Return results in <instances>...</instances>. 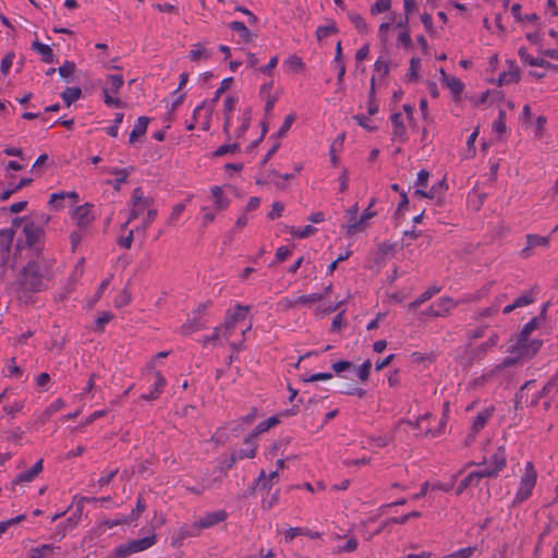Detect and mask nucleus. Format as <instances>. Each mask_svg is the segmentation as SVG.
I'll return each instance as SVG.
<instances>
[{"instance_id": "nucleus-62", "label": "nucleus", "mask_w": 558, "mask_h": 558, "mask_svg": "<svg viewBox=\"0 0 558 558\" xmlns=\"http://www.w3.org/2000/svg\"><path fill=\"white\" fill-rule=\"evenodd\" d=\"M420 68H421V60L418 58H412L410 61V69H409V73H408L409 81L417 80Z\"/></svg>"}, {"instance_id": "nucleus-25", "label": "nucleus", "mask_w": 558, "mask_h": 558, "mask_svg": "<svg viewBox=\"0 0 558 558\" xmlns=\"http://www.w3.org/2000/svg\"><path fill=\"white\" fill-rule=\"evenodd\" d=\"M229 28L233 32H235L241 41L244 44L251 43L256 35H254L243 22L240 21H233L229 23Z\"/></svg>"}, {"instance_id": "nucleus-45", "label": "nucleus", "mask_w": 558, "mask_h": 558, "mask_svg": "<svg viewBox=\"0 0 558 558\" xmlns=\"http://www.w3.org/2000/svg\"><path fill=\"white\" fill-rule=\"evenodd\" d=\"M420 517H421V512L420 511H412V512H409V513L403 514L401 517L389 518V519H387L385 521V524H404L410 519L420 518Z\"/></svg>"}, {"instance_id": "nucleus-18", "label": "nucleus", "mask_w": 558, "mask_h": 558, "mask_svg": "<svg viewBox=\"0 0 558 558\" xmlns=\"http://www.w3.org/2000/svg\"><path fill=\"white\" fill-rule=\"evenodd\" d=\"M23 231L28 246L36 245L44 234L43 228L35 225L33 221L25 223Z\"/></svg>"}, {"instance_id": "nucleus-43", "label": "nucleus", "mask_w": 558, "mask_h": 558, "mask_svg": "<svg viewBox=\"0 0 558 558\" xmlns=\"http://www.w3.org/2000/svg\"><path fill=\"white\" fill-rule=\"evenodd\" d=\"M75 63L72 61H65L61 66H59L58 72L60 76H62L68 82L73 80V74L75 71Z\"/></svg>"}, {"instance_id": "nucleus-59", "label": "nucleus", "mask_w": 558, "mask_h": 558, "mask_svg": "<svg viewBox=\"0 0 558 558\" xmlns=\"http://www.w3.org/2000/svg\"><path fill=\"white\" fill-rule=\"evenodd\" d=\"M25 519V514H20L5 521L0 522V535L5 533L11 526L22 522Z\"/></svg>"}, {"instance_id": "nucleus-52", "label": "nucleus", "mask_w": 558, "mask_h": 558, "mask_svg": "<svg viewBox=\"0 0 558 558\" xmlns=\"http://www.w3.org/2000/svg\"><path fill=\"white\" fill-rule=\"evenodd\" d=\"M323 299H324V294H322V293H311V294H305V295L299 296L298 300L295 301V303L302 304V305H307V304L317 303V302L322 301Z\"/></svg>"}, {"instance_id": "nucleus-50", "label": "nucleus", "mask_w": 558, "mask_h": 558, "mask_svg": "<svg viewBox=\"0 0 558 558\" xmlns=\"http://www.w3.org/2000/svg\"><path fill=\"white\" fill-rule=\"evenodd\" d=\"M476 551L475 546H469L465 548H461L451 554H448L441 558H470Z\"/></svg>"}, {"instance_id": "nucleus-3", "label": "nucleus", "mask_w": 558, "mask_h": 558, "mask_svg": "<svg viewBox=\"0 0 558 558\" xmlns=\"http://www.w3.org/2000/svg\"><path fill=\"white\" fill-rule=\"evenodd\" d=\"M157 543L155 533L140 539H132L128 543L118 545L113 550L114 558H128L132 554L144 551Z\"/></svg>"}, {"instance_id": "nucleus-44", "label": "nucleus", "mask_w": 558, "mask_h": 558, "mask_svg": "<svg viewBox=\"0 0 558 558\" xmlns=\"http://www.w3.org/2000/svg\"><path fill=\"white\" fill-rule=\"evenodd\" d=\"M348 17H349L350 22L354 25V27L360 33L366 32L367 24H366L364 17L361 14L355 13V12H349L348 13Z\"/></svg>"}, {"instance_id": "nucleus-40", "label": "nucleus", "mask_w": 558, "mask_h": 558, "mask_svg": "<svg viewBox=\"0 0 558 558\" xmlns=\"http://www.w3.org/2000/svg\"><path fill=\"white\" fill-rule=\"evenodd\" d=\"M250 449L248 452H242V451H235L230 457V466L234 464L239 460H243L245 458H254L256 456V450L258 445H248Z\"/></svg>"}, {"instance_id": "nucleus-36", "label": "nucleus", "mask_w": 558, "mask_h": 558, "mask_svg": "<svg viewBox=\"0 0 558 558\" xmlns=\"http://www.w3.org/2000/svg\"><path fill=\"white\" fill-rule=\"evenodd\" d=\"M317 231V229L311 225H307L305 227H300V228H295V227H292L289 231V233L291 234V236L293 238H296V239H306V238H310L311 235L315 234Z\"/></svg>"}, {"instance_id": "nucleus-21", "label": "nucleus", "mask_w": 558, "mask_h": 558, "mask_svg": "<svg viewBox=\"0 0 558 558\" xmlns=\"http://www.w3.org/2000/svg\"><path fill=\"white\" fill-rule=\"evenodd\" d=\"M447 189L448 185L446 183V180L441 179L435 184H433L428 191H424L423 189H416L414 191V194L425 198H435L442 194Z\"/></svg>"}, {"instance_id": "nucleus-33", "label": "nucleus", "mask_w": 558, "mask_h": 558, "mask_svg": "<svg viewBox=\"0 0 558 558\" xmlns=\"http://www.w3.org/2000/svg\"><path fill=\"white\" fill-rule=\"evenodd\" d=\"M445 84L453 94L454 99H459L464 88V84L461 80L456 76H445Z\"/></svg>"}, {"instance_id": "nucleus-41", "label": "nucleus", "mask_w": 558, "mask_h": 558, "mask_svg": "<svg viewBox=\"0 0 558 558\" xmlns=\"http://www.w3.org/2000/svg\"><path fill=\"white\" fill-rule=\"evenodd\" d=\"M250 449L248 452H242V451H235L230 457V466L234 464L239 460H243L245 458H254L256 456V450L258 445H248Z\"/></svg>"}, {"instance_id": "nucleus-34", "label": "nucleus", "mask_w": 558, "mask_h": 558, "mask_svg": "<svg viewBox=\"0 0 558 558\" xmlns=\"http://www.w3.org/2000/svg\"><path fill=\"white\" fill-rule=\"evenodd\" d=\"M82 96V89L77 86L66 87L61 93V98L64 101L65 106L70 107L73 102L78 100Z\"/></svg>"}, {"instance_id": "nucleus-55", "label": "nucleus", "mask_w": 558, "mask_h": 558, "mask_svg": "<svg viewBox=\"0 0 558 558\" xmlns=\"http://www.w3.org/2000/svg\"><path fill=\"white\" fill-rule=\"evenodd\" d=\"M113 315L110 312L101 313L95 322V331L101 332L105 326L112 319Z\"/></svg>"}, {"instance_id": "nucleus-23", "label": "nucleus", "mask_w": 558, "mask_h": 558, "mask_svg": "<svg viewBox=\"0 0 558 558\" xmlns=\"http://www.w3.org/2000/svg\"><path fill=\"white\" fill-rule=\"evenodd\" d=\"M457 302L453 301L451 298H448V296H442V298H439L437 299L434 303H433V306L436 311V316L438 317H445L447 316L450 311L457 306Z\"/></svg>"}, {"instance_id": "nucleus-56", "label": "nucleus", "mask_w": 558, "mask_h": 558, "mask_svg": "<svg viewBox=\"0 0 558 558\" xmlns=\"http://www.w3.org/2000/svg\"><path fill=\"white\" fill-rule=\"evenodd\" d=\"M213 105L204 111L202 117L198 118L199 126L203 131H208L211 124V116H213Z\"/></svg>"}, {"instance_id": "nucleus-13", "label": "nucleus", "mask_w": 558, "mask_h": 558, "mask_svg": "<svg viewBox=\"0 0 558 558\" xmlns=\"http://www.w3.org/2000/svg\"><path fill=\"white\" fill-rule=\"evenodd\" d=\"M228 518V513L226 510H217L213 512L205 513L202 515L196 522L198 523V526L202 530L213 527L223 521H226Z\"/></svg>"}, {"instance_id": "nucleus-10", "label": "nucleus", "mask_w": 558, "mask_h": 558, "mask_svg": "<svg viewBox=\"0 0 558 558\" xmlns=\"http://www.w3.org/2000/svg\"><path fill=\"white\" fill-rule=\"evenodd\" d=\"M14 231L10 228L0 230V266L5 267L10 262V252Z\"/></svg>"}, {"instance_id": "nucleus-19", "label": "nucleus", "mask_w": 558, "mask_h": 558, "mask_svg": "<svg viewBox=\"0 0 558 558\" xmlns=\"http://www.w3.org/2000/svg\"><path fill=\"white\" fill-rule=\"evenodd\" d=\"M65 407V402L63 399L58 398L53 402H51L37 417V423L39 425H45L50 417L61 409Z\"/></svg>"}, {"instance_id": "nucleus-28", "label": "nucleus", "mask_w": 558, "mask_h": 558, "mask_svg": "<svg viewBox=\"0 0 558 558\" xmlns=\"http://www.w3.org/2000/svg\"><path fill=\"white\" fill-rule=\"evenodd\" d=\"M201 532L202 529L198 526V523L194 521L192 524H184L180 526L177 532V536L179 539L183 541L189 537H197Z\"/></svg>"}, {"instance_id": "nucleus-37", "label": "nucleus", "mask_w": 558, "mask_h": 558, "mask_svg": "<svg viewBox=\"0 0 558 558\" xmlns=\"http://www.w3.org/2000/svg\"><path fill=\"white\" fill-rule=\"evenodd\" d=\"M541 320L539 317H533L530 322H527L525 325H523L522 329L520 330V342L525 341L526 337H530V335L539 327Z\"/></svg>"}, {"instance_id": "nucleus-15", "label": "nucleus", "mask_w": 558, "mask_h": 558, "mask_svg": "<svg viewBox=\"0 0 558 558\" xmlns=\"http://www.w3.org/2000/svg\"><path fill=\"white\" fill-rule=\"evenodd\" d=\"M375 216H376V211H374V210L369 209V207H367L362 213L359 220H354V221L352 220L351 225L344 227L347 234L352 235V234H355V233L362 231L367 226V221Z\"/></svg>"}, {"instance_id": "nucleus-2", "label": "nucleus", "mask_w": 558, "mask_h": 558, "mask_svg": "<svg viewBox=\"0 0 558 558\" xmlns=\"http://www.w3.org/2000/svg\"><path fill=\"white\" fill-rule=\"evenodd\" d=\"M537 481V471L533 462L527 461L524 465V471L520 477L519 486L513 497V505H520L527 500L533 493Z\"/></svg>"}, {"instance_id": "nucleus-9", "label": "nucleus", "mask_w": 558, "mask_h": 558, "mask_svg": "<svg viewBox=\"0 0 558 558\" xmlns=\"http://www.w3.org/2000/svg\"><path fill=\"white\" fill-rule=\"evenodd\" d=\"M550 238L542 236L538 234H526V246L519 252V256L523 259L530 258L533 255V248L549 246Z\"/></svg>"}, {"instance_id": "nucleus-5", "label": "nucleus", "mask_w": 558, "mask_h": 558, "mask_svg": "<svg viewBox=\"0 0 558 558\" xmlns=\"http://www.w3.org/2000/svg\"><path fill=\"white\" fill-rule=\"evenodd\" d=\"M484 465L482 469L484 475L486 477H497L498 474L506 468L507 465V454L504 446L498 447L496 452H494L488 460H484L482 463L477 464Z\"/></svg>"}, {"instance_id": "nucleus-58", "label": "nucleus", "mask_w": 558, "mask_h": 558, "mask_svg": "<svg viewBox=\"0 0 558 558\" xmlns=\"http://www.w3.org/2000/svg\"><path fill=\"white\" fill-rule=\"evenodd\" d=\"M391 1L390 0H377L372 7H371V13L373 15L386 12L390 10Z\"/></svg>"}, {"instance_id": "nucleus-7", "label": "nucleus", "mask_w": 558, "mask_h": 558, "mask_svg": "<svg viewBox=\"0 0 558 558\" xmlns=\"http://www.w3.org/2000/svg\"><path fill=\"white\" fill-rule=\"evenodd\" d=\"M542 344V340H531L530 337H526L525 341L520 342V333H518L515 342L508 348V352L519 356L532 357L539 351Z\"/></svg>"}, {"instance_id": "nucleus-4", "label": "nucleus", "mask_w": 558, "mask_h": 558, "mask_svg": "<svg viewBox=\"0 0 558 558\" xmlns=\"http://www.w3.org/2000/svg\"><path fill=\"white\" fill-rule=\"evenodd\" d=\"M154 199L149 196H144L141 187H135L131 196L132 209L130 210L126 221L121 226V230L124 231L128 226L135 219H137L145 210L153 207Z\"/></svg>"}, {"instance_id": "nucleus-64", "label": "nucleus", "mask_w": 558, "mask_h": 558, "mask_svg": "<svg viewBox=\"0 0 558 558\" xmlns=\"http://www.w3.org/2000/svg\"><path fill=\"white\" fill-rule=\"evenodd\" d=\"M558 392V369L551 378L543 386V393Z\"/></svg>"}, {"instance_id": "nucleus-17", "label": "nucleus", "mask_w": 558, "mask_h": 558, "mask_svg": "<svg viewBox=\"0 0 558 558\" xmlns=\"http://www.w3.org/2000/svg\"><path fill=\"white\" fill-rule=\"evenodd\" d=\"M483 470H477L469 473L458 485L457 495H461L468 487L477 486L482 478H485Z\"/></svg>"}, {"instance_id": "nucleus-12", "label": "nucleus", "mask_w": 558, "mask_h": 558, "mask_svg": "<svg viewBox=\"0 0 558 558\" xmlns=\"http://www.w3.org/2000/svg\"><path fill=\"white\" fill-rule=\"evenodd\" d=\"M392 124V141L405 143L408 141V132L401 112H395L390 116Z\"/></svg>"}, {"instance_id": "nucleus-1", "label": "nucleus", "mask_w": 558, "mask_h": 558, "mask_svg": "<svg viewBox=\"0 0 558 558\" xmlns=\"http://www.w3.org/2000/svg\"><path fill=\"white\" fill-rule=\"evenodd\" d=\"M53 265L54 260L49 258L29 260L12 283L13 291L22 299L27 293L47 290L54 276Z\"/></svg>"}, {"instance_id": "nucleus-11", "label": "nucleus", "mask_w": 558, "mask_h": 558, "mask_svg": "<svg viewBox=\"0 0 558 558\" xmlns=\"http://www.w3.org/2000/svg\"><path fill=\"white\" fill-rule=\"evenodd\" d=\"M280 423V418L277 415H272L268 417L267 420L258 423L254 429L245 437L244 444L245 445H257V437L262 435L263 433H266L271 427L277 426Z\"/></svg>"}, {"instance_id": "nucleus-30", "label": "nucleus", "mask_w": 558, "mask_h": 558, "mask_svg": "<svg viewBox=\"0 0 558 558\" xmlns=\"http://www.w3.org/2000/svg\"><path fill=\"white\" fill-rule=\"evenodd\" d=\"M40 558H61V547L52 544H44L39 547H35Z\"/></svg>"}, {"instance_id": "nucleus-61", "label": "nucleus", "mask_w": 558, "mask_h": 558, "mask_svg": "<svg viewBox=\"0 0 558 558\" xmlns=\"http://www.w3.org/2000/svg\"><path fill=\"white\" fill-rule=\"evenodd\" d=\"M428 179H429V172L425 169L420 170L417 173L415 184H414L415 190L423 189L424 191H426L425 189L427 187Z\"/></svg>"}, {"instance_id": "nucleus-54", "label": "nucleus", "mask_w": 558, "mask_h": 558, "mask_svg": "<svg viewBox=\"0 0 558 558\" xmlns=\"http://www.w3.org/2000/svg\"><path fill=\"white\" fill-rule=\"evenodd\" d=\"M8 377L10 378H19L23 375V371L20 366L16 365L15 357H11L7 362Z\"/></svg>"}, {"instance_id": "nucleus-26", "label": "nucleus", "mask_w": 558, "mask_h": 558, "mask_svg": "<svg viewBox=\"0 0 558 558\" xmlns=\"http://www.w3.org/2000/svg\"><path fill=\"white\" fill-rule=\"evenodd\" d=\"M149 123V118L147 117H140L137 118L133 130L130 133V143H135L140 137L144 136L147 131V126Z\"/></svg>"}, {"instance_id": "nucleus-38", "label": "nucleus", "mask_w": 558, "mask_h": 558, "mask_svg": "<svg viewBox=\"0 0 558 558\" xmlns=\"http://www.w3.org/2000/svg\"><path fill=\"white\" fill-rule=\"evenodd\" d=\"M107 82L109 84V86H107V87L109 88V90L112 94L116 95L119 93V90L123 86L124 78L121 74H109V75H107Z\"/></svg>"}, {"instance_id": "nucleus-49", "label": "nucleus", "mask_w": 558, "mask_h": 558, "mask_svg": "<svg viewBox=\"0 0 558 558\" xmlns=\"http://www.w3.org/2000/svg\"><path fill=\"white\" fill-rule=\"evenodd\" d=\"M146 509L145 501L142 496L137 497L135 508L132 509L130 515L128 517L130 522L136 521L142 512Z\"/></svg>"}, {"instance_id": "nucleus-6", "label": "nucleus", "mask_w": 558, "mask_h": 558, "mask_svg": "<svg viewBox=\"0 0 558 558\" xmlns=\"http://www.w3.org/2000/svg\"><path fill=\"white\" fill-rule=\"evenodd\" d=\"M211 305L210 302L202 303L192 312V316L181 326V333L184 336L203 330L206 328V322L202 314Z\"/></svg>"}, {"instance_id": "nucleus-31", "label": "nucleus", "mask_w": 558, "mask_h": 558, "mask_svg": "<svg viewBox=\"0 0 558 558\" xmlns=\"http://www.w3.org/2000/svg\"><path fill=\"white\" fill-rule=\"evenodd\" d=\"M440 291V288L437 286H432L427 290H425L418 298H416L413 302L409 304L411 310L418 308L423 303L432 299L435 294Z\"/></svg>"}, {"instance_id": "nucleus-46", "label": "nucleus", "mask_w": 558, "mask_h": 558, "mask_svg": "<svg viewBox=\"0 0 558 558\" xmlns=\"http://www.w3.org/2000/svg\"><path fill=\"white\" fill-rule=\"evenodd\" d=\"M338 33V28L336 26V23H330L328 25H320L316 29V37L318 40H322L326 37H328L331 34Z\"/></svg>"}, {"instance_id": "nucleus-20", "label": "nucleus", "mask_w": 558, "mask_h": 558, "mask_svg": "<svg viewBox=\"0 0 558 558\" xmlns=\"http://www.w3.org/2000/svg\"><path fill=\"white\" fill-rule=\"evenodd\" d=\"M299 535H305V536H308L312 539H317V538L322 537V533L320 532H317V531L313 532V531H310L307 527H300V526L288 529L284 532L283 536H284V541L287 543H290V542L293 541V538H295Z\"/></svg>"}, {"instance_id": "nucleus-57", "label": "nucleus", "mask_w": 558, "mask_h": 558, "mask_svg": "<svg viewBox=\"0 0 558 558\" xmlns=\"http://www.w3.org/2000/svg\"><path fill=\"white\" fill-rule=\"evenodd\" d=\"M520 80V73L518 70L510 71L508 73L502 72L499 75V84H510V83H517Z\"/></svg>"}, {"instance_id": "nucleus-16", "label": "nucleus", "mask_w": 558, "mask_h": 558, "mask_svg": "<svg viewBox=\"0 0 558 558\" xmlns=\"http://www.w3.org/2000/svg\"><path fill=\"white\" fill-rule=\"evenodd\" d=\"M495 408L493 405L486 407L482 409L477 415L474 417L471 426V430L473 434L480 433L486 425V423L492 418L494 414Z\"/></svg>"}, {"instance_id": "nucleus-48", "label": "nucleus", "mask_w": 558, "mask_h": 558, "mask_svg": "<svg viewBox=\"0 0 558 558\" xmlns=\"http://www.w3.org/2000/svg\"><path fill=\"white\" fill-rule=\"evenodd\" d=\"M124 114L122 112H117L114 114V119L112 125L106 128V133L111 137H117L119 132V126L122 123Z\"/></svg>"}, {"instance_id": "nucleus-42", "label": "nucleus", "mask_w": 558, "mask_h": 558, "mask_svg": "<svg viewBox=\"0 0 558 558\" xmlns=\"http://www.w3.org/2000/svg\"><path fill=\"white\" fill-rule=\"evenodd\" d=\"M534 301H535L534 290L531 289V290L524 291L520 296H518L514 300V306H517V308L524 307V306H527V305L534 303Z\"/></svg>"}, {"instance_id": "nucleus-39", "label": "nucleus", "mask_w": 558, "mask_h": 558, "mask_svg": "<svg viewBox=\"0 0 558 558\" xmlns=\"http://www.w3.org/2000/svg\"><path fill=\"white\" fill-rule=\"evenodd\" d=\"M101 92H102V99H104V102L106 106L113 107V108L123 107V102L121 101V99L119 97L112 96L111 95L112 93L109 90L108 87H102Z\"/></svg>"}, {"instance_id": "nucleus-27", "label": "nucleus", "mask_w": 558, "mask_h": 558, "mask_svg": "<svg viewBox=\"0 0 558 558\" xmlns=\"http://www.w3.org/2000/svg\"><path fill=\"white\" fill-rule=\"evenodd\" d=\"M248 312H250V306L236 304L232 312L228 311L226 313L225 318L230 320L232 324L238 325L239 323L243 322L246 318Z\"/></svg>"}, {"instance_id": "nucleus-32", "label": "nucleus", "mask_w": 558, "mask_h": 558, "mask_svg": "<svg viewBox=\"0 0 558 558\" xmlns=\"http://www.w3.org/2000/svg\"><path fill=\"white\" fill-rule=\"evenodd\" d=\"M211 57V51L206 49L202 44L197 43L192 46V49L189 53V58L193 62H197L201 59H209Z\"/></svg>"}, {"instance_id": "nucleus-24", "label": "nucleus", "mask_w": 558, "mask_h": 558, "mask_svg": "<svg viewBox=\"0 0 558 558\" xmlns=\"http://www.w3.org/2000/svg\"><path fill=\"white\" fill-rule=\"evenodd\" d=\"M132 171V168L131 169H128V168H110L107 170V173L109 174H112L116 177V179L113 181H108V184L112 185L114 190H120V186L122 183L126 182L130 173Z\"/></svg>"}, {"instance_id": "nucleus-22", "label": "nucleus", "mask_w": 558, "mask_h": 558, "mask_svg": "<svg viewBox=\"0 0 558 558\" xmlns=\"http://www.w3.org/2000/svg\"><path fill=\"white\" fill-rule=\"evenodd\" d=\"M65 198H71V199H73L74 203H76L78 199V194L74 191L52 193L50 196V199H49V205L52 209L60 210L64 207L62 202Z\"/></svg>"}, {"instance_id": "nucleus-60", "label": "nucleus", "mask_w": 558, "mask_h": 558, "mask_svg": "<svg viewBox=\"0 0 558 558\" xmlns=\"http://www.w3.org/2000/svg\"><path fill=\"white\" fill-rule=\"evenodd\" d=\"M219 327L221 328V332H222V337L225 338V341L228 342L230 337L233 335L236 325L232 324L230 320L225 318V322L221 325H219Z\"/></svg>"}, {"instance_id": "nucleus-63", "label": "nucleus", "mask_w": 558, "mask_h": 558, "mask_svg": "<svg viewBox=\"0 0 558 558\" xmlns=\"http://www.w3.org/2000/svg\"><path fill=\"white\" fill-rule=\"evenodd\" d=\"M374 71L381 77L389 73V61L378 58L374 63Z\"/></svg>"}, {"instance_id": "nucleus-35", "label": "nucleus", "mask_w": 558, "mask_h": 558, "mask_svg": "<svg viewBox=\"0 0 558 558\" xmlns=\"http://www.w3.org/2000/svg\"><path fill=\"white\" fill-rule=\"evenodd\" d=\"M210 192L218 210L226 209L229 206V201L223 196V191L220 186H213Z\"/></svg>"}, {"instance_id": "nucleus-14", "label": "nucleus", "mask_w": 558, "mask_h": 558, "mask_svg": "<svg viewBox=\"0 0 558 558\" xmlns=\"http://www.w3.org/2000/svg\"><path fill=\"white\" fill-rule=\"evenodd\" d=\"M92 207L93 205L86 203L75 208L72 218L75 220L78 227L85 228L93 222L94 215L92 213Z\"/></svg>"}, {"instance_id": "nucleus-53", "label": "nucleus", "mask_w": 558, "mask_h": 558, "mask_svg": "<svg viewBox=\"0 0 558 558\" xmlns=\"http://www.w3.org/2000/svg\"><path fill=\"white\" fill-rule=\"evenodd\" d=\"M294 120H295V116L293 113H290V114H288L284 118V121H283L282 125L280 126L278 132L276 133V136H277L278 141H279V138L286 136V134L290 130L291 125L293 124Z\"/></svg>"}, {"instance_id": "nucleus-29", "label": "nucleus", "mask_w": 558, "mask_h": 558, "mask_svg": "<svg viewBox=\"0 0 558 558\" xmlns=\"http://www.w3.org/2000/svg\"><path fill=\"white\" fill-rule=\"evenodd\" d=\"M32 49L34 51H36L38 54H40L41 57V60L45 62V63H52L53 62V51L52 49L46 45V44H43L38 40H35L33 44H32Z\"/></svg>"}, {"instance_id": "nucleus-51", "label": "nucleus", "mask_w": 558, "mask_h": 558, "mask_svg": "<svg viewBox=\"0 0 558 558\" xmlns=\"http://www.w3.org/2000/svg\"><path fill=\"white\" fill-rule=\"evenodd\" d=\"M357 546H359V542H357L356 537L351 536L350 538L347 539V542L343 545L337 546L336 551L337 553H352L357 549Z\"/></svg>"}, {"instance_id": "nucleus-8", "label": "nucleus", "mask_w": 558, "mask_h": 558, "mask_svg": "<svg viewBox=\"0 0 558 558\" xmlns=\"http://www.w3.org/2000/svg\"><path fill=\"white\" fill-rule=\"evenodd\" d=\"M147 368L149 369V375H151L154 381L150 386V389L147 393H143L141 396L142 400L145 401H155L160 395L163 392L165 387L167 386V379L159 371H154V362L147 364Z\"/></svg>"}, {"instance_id": "nucleus-47", "label": "nucleus", "mask_w": 558, "mask_h": 558, "mask_svg": "<svg viewBox=\"0 0 558 558\" xmlns=\"http://www.w3.org/2000/svg\"><path fill=\"white\" fill-rule=\"evenodd\" d=\"M157 209L151 207L147 210L146 216L142 222L141 226L136 227V231L145 232L147 228L150 226V223L156 219L157 217Z\"/></svg>"}]
</instances>
